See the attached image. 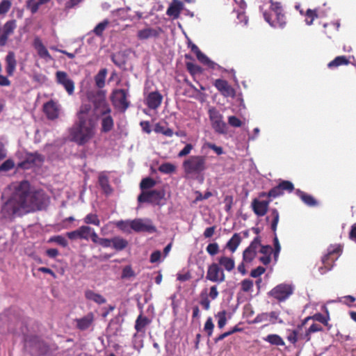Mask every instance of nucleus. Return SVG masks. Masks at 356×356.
Wrapping results in <instances>:
<instances>
[{"mask_svg":"<svg viewBox=\"0 0 356 356\" xmlns=\"http://www.w3.org/2000/svg\"><path fill=\"white\" fill-rule=\"evenodd\" d=\"M49 196L42 189H33L28 181L19 182L10 197L3 205L1 211L6 216H19L47 209Z\"/></svg>","mask_w":356,"mask_h":356,"instance_id":"obj_1","label":"nucleus"},{"mask_svg":"<svg viewBox=\"0 0 356 356\" xmlns=\"http://www.w3.org/2000/svg\"><path fill=\"white\" fill-rule=\"evenodd\" d=\"M96 127L95 120L76 119L68 131L70 140L80 146L86 145L95 137Z\"/></svg>","mask_w":356,"mask_h":356,"instance_id":"obj_2","label":"nucleus"},{"mask_svg":"<svg viewBox=\"0 0 356 356\" xmlns=\"http://www.w3.org/2000/svg\"><path fill=\"white\" fill-rule=\"evenodd\" d=\"M185 177L188 179L204 180V172L207 170V157L203 155H192L182 163Z\"/></svg>","mask_w":356,"mask_h":356,"instance_id":"obj_3","label":"nucleus"},{"mask_svg":"<svg viewBox=\"0 0 356 356\" xmlns=\"http://www.w3.org/2000/svg\"><path fill=\"white\" fill-rule=\"evenodd\" d=\"M270 12L265 11L263 13L264 19L273 27L284 28L286 22L281 3L273 0H270Z\"/></svg>","mask_w":356,"mask_h":356,"instance_id":"obj_4","label":"nucleus"},{"mask_svg":"<svg viewBox=\"0 0 356 356\" xmlns=\"http://www.w3.org/2000/svg\"><path fill=\"white\" fill-rule=\"evenodd\" d=\"M343 252V246L340 244L330 245L327 248V252L322 258L323 266L319 268L321 274H324L331 270L334 262L341 256Z\"/></svg>","mask_w":356,"mask_h":356,"instance_id":"obj_5","label":"nucleus"},{"mask_svg":"<svg viewBox=\"0 0 356 356\" xmlns=\"http://www.w3.org/2000/svg\"><path fill=\"white\" fill-rule=\"evenodd\" d=\"M86 97L90 104L93 106L95 111H99L100 115H106L111 113V108L106 101L102 91H89Z\"/></svg>","mask_w":356,"mask_h":356,"instance_id":"obj_6","label":"nucleus"},{"mask_svg":"<svg viewBox=\"0 0 356 356\" xmlns=\"http://www.w3.org/2000/svg\"><path fill=\"white\" fill-rule=\"evenodd\" d=\"M266 220L267 222L270 223V229L274 234V258L275 260H277L281 250V246L276 233L277 224L280 220V214L278 211L276 209H270V214L266 217Z\"/></svg>","mask_w":356,"mask_h":356,"instance_id":"obj_7","label":"nucleus"},{"mask_svg":"<svg viewBox=\"0 0 356 356\" xmlns=\"http://www.w3.org/2000/svg\"><path fill=\"white\" fill-rule=\"evenodd\" d=\"M164 193L159 190L143 191L137 198L139 203H149L153 205H159L164 197Z\"/></svg>","mask_w":356,"mask_h":356,"instance_id":"obj_8","label":"nucleus"},{"mask_svg":"<svg viewBox=\"0 0 356 356\" xmlns=\"http://www.w3.org/2000/svg\"><path fill=\"white\" fill-rule=\"evenodd\" d=\"M128 92L124 89L114 90L111 95V101L114 106L124 112L130 106L127 100Z\"/></svg>","mask_w":356,"mask_h":356,"instance_id":"obj_9","label":"nucleus"},{"mask_svg":"<svg viewBox=\"0 0 356 356\" xmlns=\"http://www.w3.org/2000/svg\"><path fill=\"white\" fill-rule=\"evenodd\" d=\"M225 274L223 269L217 263L209 265L206 279L212 282L221 283L225 280Z\"/></svg>","mask_w":356,"mask_h":356,"instance_id":"obj_10","label":"nucleus"},{"mask_svg":"<svg viewBox=\"0 0 356 356\" xmlns=\"http://www.w3.org/2000/svg\"><path fill=\"white\" fill-rule=\"evenodd\" d=\"M209 118L213 129L218 134H225L227 131L226 123L222 120V115L216 108L209 111Z\"/></svg>","mask_w":356,"mask_h":356,"instance_id":"obj_11","label":"nucleus"},{"mask_svg":"<svg viewBox=\"0 0 356 356\" xmlns=\"http://www.w3.org/2000/svg\"><path fill=\"white\" fill-rule=\"evenodd\" d=\"M293 291V287L289 284H281L274 287L269 292V296L280 302L286 300Z\"/></svg>","mask_w":356,"mask_h":356,"instance_id":"obj_12","label":"nucleus"},{"mask_svg":"<svg viewBox=\"0 0 356 356\" xmlns=\"http://www.w3.org/2000/svg\"><path fill=\"white\" fill-rule=\"evenodd\" d=\"M44 161V156L38 152L26 154L25 159L18 163V168L30 169L33 166L40 165Z\"/></svg>","mask_w":356,"mask_h":356,"instance_id":"obj_13","label":"nucleus"},{"mask_svg":"<svg viewBox=\"0 0 356 356\" xmlns=\"http://www.w3.org/2000/svg\"><path fill=\"white\" fill-rule=\"evenodd\" d=\"M261 238L259 236L255 237L250 243V245L243 252V261L245 263L252 262L257 255L258 247L260 245Z\"/></svg>","mask_w":356,"mask_h":356,"instance_id":"obj_14","label":"nucleus"},{"mask_svg":"<svg viewBox=\"0 0 356 356\" xmlns=\"http://www.w3.org/2000/svg\"><path fill=\"white\" fill-rule=\"evenodd\" d=\"M57 83L62 85L69 95L74 92V82L69 78L67 74L63 71H58L56 73Z\"/></svg>","mask_w":356,"mask_h":356,"instance_id":"obj_15","label":"nucleus"},{"mask_svg":"<svg viewBox=\"0 0 356 356\" xmlns=\"http://www.w3.org/2000/svg\"><path fill=\"white\" fill-rule=\"evenodd\" d=\"M213 86L225 97H234L235 90L228 83L226 80L218 79L215 80Z\"/></svg>","mask_w":356,"mask_h":356,"instance_id":"obj_16","label":"nucleus"},{"mask_svg":"<svg viewBox=\"0 0 356 356\" xmlns=\"http://www.w3.org/2000/svg\"><path fill=\"white\" fill-rule=\"evenodd\" d=\"M92 228L87 225H82L79 227L77 229L67 232L66 236L70 240H76V239H89V234Z\"/></svg>","mask_w":356,"mask_h":356,"instance_id":"obj_17","label":"nucleus"},{"mask_svg":"<svg viewBox=\"0 0 356 356\" xmlns=\"http://www.w3.org/2000/svg\"><path fill=\"white\" fill-rule=\"evenodd\" d=\"M163 30L160 27L151 28L147 27L145 29L139 30L137 32V38L140 40H148L149 38H157L160 36Z\"/></svg>","mask_w":356,"mask_h":356,"instance_id":"obj_18","label":"nucleus"},{"mask_svg":"<svg viewBox=\"0 0 356 356\" xmlns=\"http://www.w3.org/2000/svg\"><path fill=\"white\" fill-rule=\"evenodd\" d=\"M162 95L158 91L151 92L145 99V104L150 109H157L161 104Z\"/></svg>","mask_w":356,"mask_h":356,"instance_id":"obj_19","label":"nucleus"},{"mask_svg":"<svg viewBox=\"0 0 356 356\" xmlns=\"http://www.w3.org/2000/svg\"><path fill=\"white\" fill-rule=\"evenodd\" d=\"M43 111L49 120H54L58 118L59 108L53 100H50L44 104Z\"/></svg>","mask_w":356,"mask_h":356,"instance_id":"obj_20","label":"nucleus"},{"mask_svg":"<svg viewBox=\"0 0 356 356\" xmlns=\"http://www.w3.org/2000/svg\"><path fill=\"white\" fill-rule=\"evenodd\" d=\"M95 321V315L92 312L88 313L86 316L80 318H76V327L77 329L84 331L92 326Z\"/></svg>","mask_w":356,"mask_h":356,"instance_id":"obj_21","label":"nucleus"},{"mask_svg":"<svg viewBox=\"0 0 356 356\" xmlns=\"http://www.w3.org/2000/svg\"><path fill=\"white\" fill-rule=\"evenodd\" d=\"M16 26V21L14 19L9 20L4 24L3 27V33L0 37V46L6 45L9 35L14 32Z\"/></svg>","mask_w":356,"mask_h":356,"instance_id":"obj_22","label":"nucleus"},{"mask_svg":"<svg viewBox=\"0 0 356 356\" xmlns=\"http://www.w3.org/2000/svg\"><path fill=\"white\" fill-rule=\"evenodd\" d=\"M131 229L135 232H147L152 233L156 232V227L152 225L145 224L141 219L131 220Z\"/></svg>","mask_w":356,"mask_h":356,"instance_id":"obj_23","label":"nucleus"},{"mask_svg":"<svg viewBox=\"0 0 356 356\" xmlns=\"http://www.w3.org/2000/svg\"><path fill=\"white\" fill-rule=\"evenodd\" d=\"M270 200L260 201L254 199L252 202V207L254 213L258 216H264L268 211Z\"/></svg>","mask_w":356,"mask_h":356,"instance_id":"obj_24","label":"nucleus"},{"mask_svg":"<svg viewBox=\"0 0 356 356\" xmlns=\"http://www.w3.org/2000/svg\"><path fill=\"white\" fill-rule=\"evenodd\" d=\"M6 71L7 75L12 76L16 70L17 60L15 58V54L13 51H9L6 56Z\"/></svg>","mask_w":356,"mask_h":356,"instance_id":"obj_25","label":"nucleus"},{"mask_svg":"<svg viewBox=\"0 0 356 356\" xmlns=\"http://www.w3.org/2000/svg\"><path fill=\"white\" fill-rule=\"evenodd\" d=\"M101 115L102 116L101 119V132L108 133L114 127V120L111 113Z\"/></svg>","mask_w":356,"mask_h":356,"instance_id":"obj_26","label":"nucleus"},{"mask_svg":"<svg viewBox=\"0 0 356 356\" xmlns=\"http://www.w3.org/2000/svg\"><path fill=\"white\" fill-rule=\"evenodd\" d=\"M217 264H219V266H220L223 270H226L227 272H231L235 268L234 259L226 256H221L218 257Z\"/></svg>","mask_w":356,"mask_h":356,"instance_id":"obj_27","label":"nucleus"},{"mask_svg":"<svg viewBox=\"0 0 356 356\" xmlns=\"http://www.w3.org/2000/svg\"><path fill=\"white\" fill-rule=\"evenodd\" d=\"M151 323V320L147 316L140 314L135 322L134 328L137 332L145 333V328Z\"/></svg>","mask_w":356,"mask_h":356,"instance_id":"obj_28","label":"nucleus"},{"mask_svg":"<svg viewBox=\"0 0 356 356\" xmlns=\"http://www.w3.org/2000/svg\"><path fill=\"white\" fill-rule=\"evenodd\" d=\"M92 110V105L89 103H82L76 113V119L81 120H94L90 116V112Z\"/></svg>","mask_w":356,"mask_h":356,"instance_id":"obj_29","label":"nucleus"},{"mask_svg":"<svg viewBox=\"0 0 356 356\" xmlns=\"http://www.w3.org/2000/svg\"><path fill=\"white\" fill-rule=\"evenodd\" d=\"M33 46L35 49L37 50L38 54L40 58L44 59H51V56L49 52L44 47L40 39H39L38 38H35L34 40Z\"/></svg>","mask_w":356,"mask_h":356,"instance_id":"obj_30","label":"nucleus"},{"mask_svg":"<svg viewBox=\"0 0 356 356\" xmlns=\"http://www.w3.org/2000/svg\"><path fill=\"white\" fill-rule=\"evenodd\" d=\"M296 195L301 199V200L309 207H315L318 204L317 201L315 198L307 194L300 189H297L296 191Z\"/></svg>","mask_w":356,"mask_h":356,"instance_id":"obj_31","label":"nucleus"},{"mask_svg":"<svg viewBox=\"0 0 356 356\" xmlns=\"http://www.w3.org/2000/svg\"><path fill=\"white\" fill-rule=\"evenodd\" d=\"M128 245V241L121 236H117L112 238V248L118 252L124 250Z\"/></svg>","mask_w":356,"mask_h":356,"instance_id":"obj_32","label":"nucleus"},{"mask_svg":"<svg viewBox=\"0 0 356 356\" xmlns=\"http://www.w3.org/2000/svg\"><path fill=\"white\" fill-rule=\"evenodd\" d=\"M241 237L239 234L235 233L227 241L225 248L234 253L241 243Z\"/></svg>","mask_w":356,"mask_h":356,"instance_id":"obj_33","label":"nucleus"},{"mask_svg":"<svg viewBox=\"0 0 356 356\" xmlns=\"http://www.w3.org/2000/svg\"><path fill=\"white\" fill-rule=\"evenodd\" d=\"M181 6L182 4L180 1H174L167 9L166 14L174 19H177L179 17Z\"/></svg>","mask_w":356,"mask_h":356,"instance_id":"obj_34","label":"nucleus"},{"mask_svg":"<svg viewBox=\"0 0 356 356\" xmlns=\"http://www.w3.org/2000/svg\"><path fill=\"white\" fill-rule=\"evenodd\" d=\"M98 181L102 190L106 195H109L113 193V188L109 184V179L106 175H100Z\"/></svg>","mask_w":356,"mask_h":356,"instance_id":"obj_35","label":"nucleus"},{"mask_svg":"<svg viewBox=\"0 0 356 356\" xmlns=\"http://www.w3.org/2000/svg\"><path fill=\"white\" fill-rule=\"evenodd\" d=\"M107 70L106 68L101 69L98 73L95 76L94 79L95 86L101 89L105 86V81L107 75Z\"/></svg>","mask_w":356,"mask_h":356,"instance_id":"obj_36","label":"nucleus"},{"mask_svg":"<svg viewBox=\"0 0 356 356\" xmlns=\"http://www.w3.org/2000/svg\"><path fill=\"white\" fill-rule=\"evenodd\" d=\"M85 297L86 299L92 300L99 305L104 304L106 302V298H104L102 295L97 293L92 290H86L85 291Z\"/></svg>","mask_w":356,"mask_h":356,"instance_id":"obj_37","label":"nucleus"},{"mask_svg":"<svg viewBox=\"0 0 356 356\" xmlns=\"http://www.w3.org/2000/svg\"><path fill=\"white\" fill-rule=\"evenodd\" d=\"M350 63V60L346 56H337L334 60L327 64L329 68L337 67L341 65H347Z\"/></svg>","mask_w":356,"mask_h":356,"instance_id":"obj_38","label":"nucleus"},{"mask_svg":"<svg viewBox=\"0 0 356 356\" xmlns=\"http://www.w3.org/2000/svg\"><path fill=\"white\" fill-rule=\"evenodd\" d=\"M326 312H327L326 316H324L321 313H316V314H314L313 316H312L311 318L314 321H316L323 323L324 325L327 327L328 330H330L331 328V325H330L328 323V321H330V315H329L327 310H326Z\"/></svg>","mask_w":356,"mask_h":356,"instance_id":"obj_39","label":"nucleus"},{"mask_svg":"<svg viewBox=\"0 0 356 356\" xmlns=\"http://www.w3.org/2000/svg\"><path fill=\"white\" fill-rule=\"evenodd\" d=\"M264 340L271 345L284 346L285 344L282 338L276 334H268L266 337L264 338Z\"/></svg>","mask_w":356,"mask_h":356,"instance_id":"obj_40","label":"nucleus"},{"mask_svg":"<svg viewBox=\"0 0 356 356\" xmlns=\"http://www.w3.org/2000/svg\"><path fill=\"white\" fill-rule=\"evenodd\" d=\"M83 221L86 225H93L95 226L100 225V220L95 213H88L83 218Z\"/></svg>","mask_w":356,"mask_h":356,"instance_id":"obj_41","label":"nucleus"},{"mask_svg":"<svg viewBox=\"0 0 356 356\" xmlns=\"http://www.w3.org/2000/svg\"><path fill=\"white\" fill-rule=\"evenodd\" d=\"M109 24V20L106 19L103 20L102 22L99 23L93 29L92 32L99 37L102 36L103 33L106 28Z\"/></svg>","mask_w":356,"mask_h":356,"instance_id":"obj_42","label":"nucleus"},{"mask_svg":"<svg viewBox=\"0 0 356 356\" xmlns=\"http://www.w3.org/2000/svg\"><path fill=\"white\" fill-rule=\"evenodd\" d=\"M159 170L163 174H172L176 171V166L171 163H164L159 167Z\"/></svg>","mask_w":356,"mask_h":356,"instance_id":"obj_43","label":"nucleus"},{"mask_svg":"<svg viewBox=\"0 0 356 356\" xmlns=\"http://www.w3.org/2000/svg\"><path fill=\"white\" fill-rule=\"evenodd\" d=\"M300 330L297 327L296 330H293L290 332L289 335L287 336V340L293 344H296L298 340L302 339V335L300 334Z\"/></svg>","mask_w":356,"mask_h":356,"instance_id":"obj_44","label":"nucleus"},{"mask_svg":"<svg viewBox=\"0 0 356 356\" xmlns=\"http://www.w3.org/2000/svg\"><path fill=\"white\" fill-rule=\"evenodd\" d=\"M156 181L151 177H146L142 179L140 184V188L142 191L149 189L154 187Z\"/></svg>","mask_w":356,"mask_h":356,"instance_id":"obj_45","label":"nucleus"},{"mask_svg":"<svg viewBox=\"0 0 356 356\" xmlns=\"http://www.w3.org/2000/svg\"><path fill=\"white\" fill-rule=\"evenodd\" d=\"M278 186L283 194L284 191L291 193L294 190L293 184L290 181L283 180L280 182Z\"/></svg>","mask_w":356,"mask_h":356,"instance_id":"obj_46","label":"nucleus"},{"mask_svg":"<svg viewBox=\"0 0 356 356\" xmlns=\"http://www.w3.org/2000/svg\"><path fill=\"white\" fill-rule=\"evenodd\" d=\"M201 300L200 301V304L202 306V307L205 310H209L210 309V300L207 293V289L203 290L200 293Z\"/></svg>","mask_w":356,"mask_h":356,"instance_id":"obj_47","label":"nucleus"},{"mask_svg":"<svg viewBox=\"0 0 356 356\" xmlns=\"http://www.w3.org/2000/svg\"><path fill=\"white\" fill-rule=\"evenodd\" d=\"M186 66L188 72L193 76L202 72V67L193 63L187 62Z\"/></svg>","mask_w":356,"mask_h":356,"instance_id":"obj_48","label":"nucleus"},{"mask_svg":"<svg viewBox=\"0 0 356 356\" xmlns=\"http://www.w3.org/2000/svg\"><path fill=\"white\" fill-rule=\"evenodd\" d=\"M226 315V311L222 310L219 312L216 316L218 318V326L220 329L223 328L227 323Z\"/></svg>","mask_w":356,"mask_h":356,"instance_id":"obj_49","label":"nucleus"},{"mask_svg":"<svg viewBox=\"0 0 356 356\" xmlns=\"http://www.w3.org/2000/svg\"><path fill=\"white\" fill-rule=\"evenodd\" d=\"M323 331V329L321 325L313 323L307 330H306V337H307V340H311V334L317 332H322Z\"/></svg>","mask_w":356,"mask_h":356,"instance_id":"obj_50","label":"nucleus"},{"mask_svg":"<svg viewBox=\"0 0 356 356\" xmlns=\"http://www.w3.org/2000/svg\"><path fill=\"white\" fill-rule=\"evenodd\" d=\"M49 242L56 243L57 244L60 245L63 248H65L68 245L67 241L64 236L61 235L52 236L51 238H50Z\"/></svg>","mask_w":356,"mask_h":356,"instance_id":"obj_51","label":"nucleus"},{"mask_svg":"<svg viewBox=\"0 0 356 356\" xmlns=\"http://www.w3.org/2000/svg\"><path fill=\"white\" fill-rule=\"evenodd\" d=\"M324 28L325 34H326L328 38H331L330 35L332 33V32L338 31L339 24H337L335 23L325 24Z\"/></svg>","mask_w":356,"mask_h":356,"instance_id":"obj_52","label":"nucleus"},{"mask_svg":"<svg viewBox=\"0 0 356 356\" xmlns=\"http://www.w3.org/2000/svg\"><path fill=\"white\" fill-rule=\"evenodd\" d=\"M116 227L124 232H130L131 220H120L116 222Z\"/></svg>","mask_w":356,"mask_h":356,"instance_id":"obj_53","label":"nucleus"},{"mask_svg":"<svg viewBox=\"0 0 356 356\" xmlns=\"http://www.w3.org/2000/svg\"><path fill=\"white\" fill-rule=\"evenodd\" d=\"M318 17L316 10L308 9L306 12L305 22L307 24L311 25L313 23L314 19Z\"/></svg>","mask_w":356,"mask_h":356,"instance_id":"obj_54","label":"nucleus"},{"mask_svg":"<svg viewBox=\"0 0 356 356\" xmlns=\"http://www.w3.org/2000/svg\"><path fill=\"white\" fill-rule=\"evenodd\" d=\"M15 167V163L12 159H7L0 165V172H7Z\"/></svg>","mask_w":356,"mask_h":356,"instance_id":"obj_55","label":"nucleus"},{"mask_svg":"<svg viewBox=\"0 0 356 356\" xmlns=\"http://www.w3.org/2000/svg\"><path fill=\"white\" fill-rule=\"evenodd\" d=\"M206 250L209 255L214 256L219 252V245L217 243H209L207 246Z\"/></svg>","mask_w":356,"mask_h":356,"instance_id":"obj_56","label":"nucleus"},{"mask_svg":"<svg viewBox=\"0 0 356 356\" xmlns=\"http://www.w3.org/2000/svg\"><path fill=\"white\" fill-rule=\"evenodd\" d=\"M214 328V324L213 323L212 318L209 317L205 322L204 329L207 332L208 337H211L213 333Z\"/></svg>","mask_w":356,"mask_h":356,"instance_id":"obj_57","label":"nucleus"},{"mask_svg":"<svg viewBox=\"0 0 356 356\" xmlns=\"http://www.w3.org/2000/svg\"><path fill=\"white\" fill-rule=\"evenodd\" d=\"M10 7L11 2L9 0H3L0 3V15L8 13Z\"/></svg>","mask_w":356,"mask_h":356,"instance_id":"obj_58","label":"nucleus"},{"mask_svg":"<svg viewBox=\"0 0 356 356\" xmlns=\"http://www.w3.org/2000/svg\"><path fill=\"white\" fill-rule=\"evenodd\" d=\"M283 195V193H282L279 186H276L275 187H273V188H271L268 192V197H273V198H275L277 197H279L280 195Z\"/></svg>","mask_w":356,"mask_h":356,"instance_id":"obj_59","label":"nucleus"},{"mask_svg":"<svg viewBox=\"0 0 356 356\" xmlns=\"http://www.w3.org/2000/svg\"><path fill=\"white\" fill-rule=\"evenodd\" d=\"M253 287V282L250 280L245 279L241 282V289L244 292L250 291Z\"/></svg>","mask_w":356,"mask_h":356,"instance_id":"obj_60","label":"nucleus"},{"mask_svg":"<svg viewBox=\"0 0 356 356\" xmlns=\"http://www.w3.org/2000/svg\"><path fill=\"white\" fill-rule=\"evenodd\" d=\"M193 149V146L192 144H186V146L178 153V157L181 158L188 155Z\"/></svg>","mask_w":356,"mask_h":356,"instance_id":"obj_61","label":"nucleus"},{"mask_svg":"<svg viewBox=\"0 0 356 356\" xmlns=\"http://www.w3.org/2000/svg\"><path fill=\"white\" fill-rule=\"evenodd\" d=\"M228 123L233 127H240L242 125L241 120L234 115L228 118Z\"/></svg>","mask_w":356,"mask_h":356,"instance_id":"obj_62","label":"nucleus"},{"mask_svg":"<svg viewBox=\"0 0 356 356\" xmlns=\"http://www.w3.org/2000/svg\"><path fill=\"white\" fill-rule=\"evenodd\" d=\"M134 276V272L130 266H126L122 273V278H129Z\"/></svg>","mask_w":356,"mask_h":356,"instance_id":"obj_63","label":"nucleus"},{"mask_svg":"<svg viewBox=\"0 0 356 356\" xmlns=\"http://www.w3.org/2000/svg\"><path fill=\"white\" fill-rule=\"evenodd\" d=\"M265 268L262 266H258L257 268L253 269L250 273V276L252 277H259L262 274L265 273Z\"/></svg>","mask_w":356,"mask_h":356,"instance_id":"obj_64","label":"nucleus"}]
</instances>
